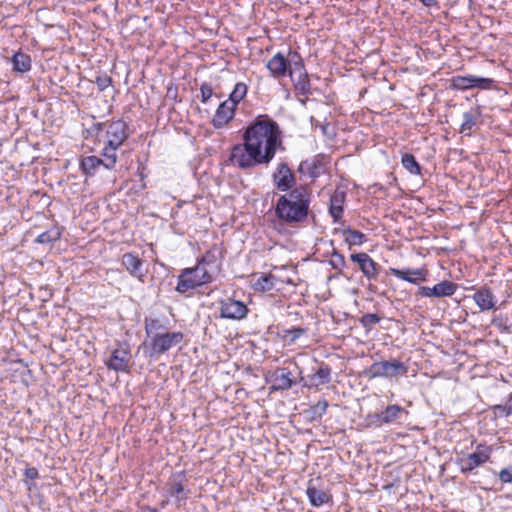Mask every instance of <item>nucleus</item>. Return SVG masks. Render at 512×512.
<instances>
[{
  "instance_id": "6",
  "label": "nucleus",
  "mask_w": 512,
  "mask_h": 512,
  "mask_svg": "<svg viewBox=\"0 0 512 512\" xmlns=\"http://www.w3.org/2000/svg\"><path fill=\"white\" fill-rule=\"evenodd\" d=\"M290 55L296 58L295 64L289 73V78L293 83L294 90L298 95L308 96L311 92V85L303 58L296 51H290Z\"/></svg>"
},
{
  "instance_id": "23",
  "label": "nucleus",
  "mask_w": 512,
  "mask_h": 512,
  "mask_svg": "<svg viewBox=\"0 0 512 512\" xmlns=\"http://www.w3.org/2000/svg\"><path fill=\"white\" fill-rule=\"evenodd\" d=\"M187 478L184 472L173 474L167 483L168 495L175 498L177 501H186L188 493L185 490Z\"/></svg>"
},
{
  "instance_id": "46",
  "label": "nucleus",
  "mask_w": 512,
  "mask_h": 512,
  "mask_svg": "<svg viewBox=\"0 0 512 512\" xmlns=\"http://www.w3.org/2000/svg\"><path fill=\"white\" fill-rule=\"evenodd\" d=\"M108 124L106 123H103V122H98V123H95L93 125V129L97 132H100V131H105L106 130V127H107Z\"/></svg>"
},
{
  "instance_id": "25",
  "label": "nucleus",
  "mask_w": 512,
  "mask_h": 512,
  "mask_svg": "<svg viewBox=\"0 0 512 512\" xmlns=\"http://www.w3.org/2000/svg\"><path fill=\"white\" fill-rule=\"evenodd\" d=\"M346 201V192L340 189H336L330 197L328 212L334 223H341L344 204Z\"/></svg>"
},
{
  "instance_id": "37",
  "label": "nucleus",
  "mask_w": 512,
  "mask_h": 512,
  "mask_svg": "<svg viewBox=\"0 0 512 512\" xmlns=\"http://www.w3.org/2000/svg\"><path fill=\"white\" fill-rule=\"evenodd\" d=\"M60 238V232L58 230H48L37 236L36 242L39 244H50L57 241Z\"/></svg>"
},
{
  "instance_id": "28",
  "label": "nucleus",
  "mask_w": 512,
  "mask_h": 512,
  "mask_svg": "<svg viewBox=\"0 0 512 512\" xmlns=\"http://www.w3.org/2000/svg\"><path fill=\"white\" fill-rule=\"evenodd\" d=\"M408 412L398 404L388 405L381 413H376L373 417L379 425L390 424L396 421L401 414Z\"/></svg>"
},
{
  "instance_id": "13",
  "label": "nucleus",
  "mask_w": 512,
  "mask_h": 512,
  "mask_svg": "<svg viewBox=\"0 0 512 512\" xmlns=\"http://www.w3.org/2000/svg\"><path fill=\"white\" fill-rule=\"evenodd\" d=\"M130 360V348L127 345L122 346L121 344H118V347L112 351L111 356L105 362V365L110 370H114L116 372L129 373Z\"/></svg>"
},
{
  "instance_id": "44",
  "label": "nucleus",
  "mask_w": 512,
  "mask_h": 512,
  "mask_svg": "<svg viewBox=\"0 0 512 512\" xmlns=\"http://www.w3.org/2000/svg\"><path fill=\"white\" fill-rule=\"evenodd\" d=\"M498 476L503 484L512 483V467L501 469Z\"/></svg>"
},
{
  "instance_id": "14",
  "label": "nucleus",
  "mask_w": 512,
  "mask_h": 512,
  "mask_svg": "<svg viewBox=\"0 0 512 512\" xmlns=\"http://www.w3.org/2000/svg\"><path fill=\"white\" fill-rule=\"evenodd\" d=\"M272 181L277 190L288 193L295 188L296 177L287 163L282 162L273 172Z\"/></svg>"
},
{
  "instance_id": "15",
  "label": "nucleus",
  "mask_w": 512,
  "mask_h": 512,
  "mask_svg": "<svg viewBox=\"0 0 512 512\" xmlns=\"http://www.w3.org/2000/svg\"><path fill=\"white\" fill-rule=\"evenodd\" d=\"M457 284L444 280L440 283H437L433 287L421 286L417 291V295L426 298H442V297H450L455 294L457 291Z\"/></svg>"
},
{
  "instance_id": "40",
  "label": "nucleus",
  "mask_w": 512,
  "mask_h": 512,
  "mask_svg": "<svg viewBox=\"0 0 512 512\" xmlns=\"http://www.w3.org/2000/svg\"><path fill=\"white\" fill-rule=\"evenodd\" d=\"M494 410L498 411L501 416H509L512 414V393L509 394L507 401L503 405L494 406Z\"/></svg>"
},
{
  "instance_id": "42",
  "label": "nucleus",
  "mask_w": 512,
  "mask_h": 512,
  "mask_svg": "<svg viewBox=\"0 0 512 512\" xmlns=\"http://www.w3.org/2000/svg\"><path fill=\"white\" fill-rule=\"evenodd\" d=\"M330 263L333 266V268L341 270L346 265L345 257L343 254H341L337 251H334L332 253Z\"/></svg>"
},
{
  "instance_id": "45",
  "label": "nucleus",
  "mask_w": 512,
  "mask_h": 512,
  "mask_svg": "<svg viewBox=\"0 0 512 512\" xmlns=\"http://www.w3.org/2000/svg\"><path fill=\"white\" fill-rule=\"evenodd\" d=\"M24 476L27 479L34 480V479H37L39 477V473H38L37 468H35V467H28V468H26L24 470Z\"/></svg>"
},
{
  "instance_id": "9",
  "label": "nucleus",
  "mask_w": 512,
  "mask_h": 512,
  "mask_svg": "<svg viewBox=\"0 0 512 512\" xmlns=\"http://www.w3.org/2000/svg\"><path fill=\"white\" fill-rule=\"evenodd\" d=\"M219 305V318L241 321L245 319L249 313L247 305L232 297H226L218 300Z\"/></svg>"
},
{
  "instance_id": "18",
  "label": "nucleus",
  "mask_w": 512,
  "mask_h": 512,
  "mask_svg": "<svg viewBox=\"0 0 512 512\" xmlns=\"http://www.w3.org/2000/svg\"><path fill=\"white\" fill-rule=\"evenodd\" d=\"M121 264L126 271L141 283L145 282L146 273L143 271V260L134 252L122 255Z\"/></svg>"
},
{
  "instance_id": "39",
  "label": "nucleus",
  "mask_w": 512,
  "mask_h": 512,
  "mask_svg": "<svg viewBox=\"0 0 512 512\" xmlns=\"http://www.w3.org/2000/svg\"><path fill=\"white\" fill-rule=\"evenodd\" d=\"M380 320L381 318L377 314L367 313L360 318L359 322L365 329H371V327L378 324Z\"/></svg>"
},
{
  "instance_id": "1",
  "label": "nucleus",
  "mask_w": 512,
  "mask_h": 512,
  "mask_svg": "<svg viewBox=\"0 0 512 512\" xmlns=\"http://www.w3.org/2000/svg\"><path fill=\"white\" fill-rule=\"evenodd\" d=\"M242 143L235 144L229 160L240 169L268 165L283 148L279 124L268 114L257 115L244 129Z\"/></svg>"
},
{
  "instance_id": "38",
  "label": "nucleus",
  "mask_w": 512,
  "mask_h": 512,
  "mask_svg": "<svg viewBox=\"0 0 512 512\" xmlns=\"http://www.w3.org/2000/svg\"><path fill=\"white\" fill-rule=\"evenodd\" d=\"M316 169H317V161L305 160L300 163L298 171L300 173H306L311 177H316L318 175V172H316Z\"/></svg>"
},
{
  "instance_id": "7",
  "label": "nucleus",
  "mask_w": 512,
  "mask_h": 512,
  "mask_svg": "<svg viewBox=\"0 0 512 512\" xmlns=\"http://www.w3.org/2000/svg\"><path fill=\"white\" fill-rule=\"evenodd\" d=\"M492 448L479 444L473 453L463 455L456 459V464L463 474L471 473L477 467H480L490 460Z\"/></svg>"
},
{
  "instance_id": "36",
  "label": "nucleus",
  "mask_w": 512,
  "mask_h": 512,
  "mask_svg": "<svg viewBox=\"0 0 512 512\" xmlns=\"http://www.w3.org/2000/svg\"><path fill=\"white\" fill-rule=\"evenodd\" d=\"M328 406L329 404L327 400H319L316 404L310 406V408L307 410V414L311 420L321 419L322 416L326 413Z\"/></svg>"
},
{
  "instance_id": "5",
  "label": "nucleus",
  "mask_w": 512,
  "mask_h": 512,
  "mask_svg": "<svg viewBox=\"0 0 512 512\" xmlns=\"http://www.w3.org/2000/svg\"><path fill=\"white\" fill-rule=\"evenodd\" d=\"M407 373L408 365L397 359L374 362L364 371V374L370 379H397L406 376Z\"/></svg>"
},
{
  "instance_id": "22",
  "label": "nucleus",
  "mask_w": 512,
  "mask_h": 512,
  "mask_svg": "<svg viewBox=\"0 0 512 512\" xmlns=\"http://www.w3.org/2000/svg\"><path fill=\"white\" fill-rule=\"evenodd\" d=\"M279 282L283 283L282 281H279V279L272 273H261L258 276L255 275L253 277L251 281V288L255 292L259 293L271 292L273 290L278 291L281 289Z\"/></svg>"
},
{
  "instance_id": "24",
  "label": "nucleus",
  "mask_w": 512,
  "mask_h": 512,
  "mask_svg": "<svg viewBox=\"0 0 512 512\" xmlns=\"http://www.w3.org/2000/svg\"><path fill=\"white\" fill-rule=\"evenodd\" d=\"M339 224V227L334 228V234H340L349 247L360 246L367 241L366 235L361 231L352 229L350 226H347L345 222Z\"/></svg>"
},
{
  "instance_id": "32",
  "label": "nucleus",
  "mask_w": 512,
  "mask_h": 512,
  "mask_svg": "<svg viewBox=\"0 0 512 512\" xmlns=\"http://www.w3.org/2000/svg\"><path fill=\"white\" fill-rule=\"evenodd\" d=\"M248 93V86L244 82H237L229 94L228 99H226L227 102H230L233 106L236 108L238 105L246 98Z\"/></svg>"
},
{
  "instance_id": "8",
  "label": "nucleus",
  "mask_w": 512,
  "mask_h": 512,
  "mask_svg": "<svg viewBox=\"0 0 512 512\" xmlns=\"http://www.w3.org/2000/svg\"><path fill=\"white\" fill-rule=\"evenodd\" d=\"M225 248L222 242L214 243L199 259L196 265L202 266L212 276L221 271Z\"/></svg>"
},
{
  "instance_id": "16",
  "label": "nucleus",
  "mask_w": 512,
  "mask_h": 512,
  "mask_svg": "<svg viewBox=\"0 0 512 512\" xmlns=\"http://www.w3.org/2000/svg\"><path fill=\"white\" fill-rule=\"evenodd\" d=\"M390 275L394 277L409 282L411 284H418L419 282H425L429 276V270L425 267L421 268H406V269H398L390 267L388 270Z\"/></svg>"
},
{
  "instance_id": "41",
  "label": "nucleus",
  "mask_w": 512,
  "mask_h": 512,
  "mask_svg": "<svg viewBox=\"0 0 512 512\" xmlns=\"http://www.w3.org/2000/svg\"><path fill=\"white\" fill-rule=\"evenodd\" d=\"M94 82L97 85L99 91H104L112 85L113 81L112 78L107 74H101L96 77Z\"/></svg>"
},
{
  "instance_id": "43",
  "label": "nucleus",
  "mask_w": 512,
  "mask_h": 512,
  "mask_svg": "<svg viewBox=\"0 0 512 512\" xmlns=\"http://www.w3.org/2000/svg\"><path fill=\"white\" fill-rule=\"evenodd\" d=\"M201 101L206 103L213 96V89L210 84L202 83L200 86Z\"/></svg>"
},
{
  "instance_id": "20",
  "label": "nucleus",
  "mask_w": 512,
  "mask_h": 512,
  "mask_svg": "<svg viewBox=\"0 0 512 512\" xmlns=\"http://www.w3.org/2000/svg\"><path fill=\"white\" fill-rule=\"evenodd\" d=\"M332 379V369L328 364L321 363L319 368L306 378L305 386L310 389L319 390L321 386L327 385Z\"/></svg>"
},
{
  "instance_id": "12",
  "label": "nucleus",
  "mask_w": 512,
  "mask_h": 512,
  "mask_svg": "<svg viewBox=\"0 0 512 512\" xmlns=\"http://www.w3.org/2000/svg\"><path fill=\"white\" fill-rule=\"evenodd\" d=\"M128 125L122 119L112 120L108 123L103 142L121 147L129 137Z\"/></svg>"
},
{
  "instance_id": "21",
  "label": "nucleus",
  "mask_w": 512,
  "mask_h": 512,
  "mask_svg": "<svg viewBox=\"0 0 512 512\" xmlns=\"http://www.w3.org/2000/svg\"><path fill=\"white\" fill-rule=\"evenodd\" d=\"M306 495L309 499L311 506L313 507H320L326 504H333V496L331 492L329 490L317 487L313 483V480H310L308 482Z\"/></svg>"
},
{
  "instance_id": "2",
  "label": "nucleus",
  "mask_w": 512,
  "mask_h": 512,
  "mask_svg": "<svg viewBox=\"0 0 512 512\" xmlns=\"http://www.w3.org/2000/svg\"><path fill=\"white\" fill-rule=\"evenodd\" d=\"M311 201L312 191L307 185H299L288 193L280 195L274 205V213L280 221V228L275 226V229L281 232L283 224L304 223L310 212Z\"/></svg>"
},
{
  "instance_id": "30",
  "label": "nucleus",
  "mask_w": 512,
  "mask_h": 512,
  "mask_svg": "<svg viewBox=\"0 0 512 512\" xmlns=\"http://www.w3.org/2000/svg\"><path fill=\"white\" fill-rule=\"evenodd\" d=\"M119 148V146L103 142V148L100 152V155L106 170L115 169L118 162L117 151Z\"/></svg>"
},
{
  "instance_id": "26",
  "label": "nucleus",
  "mask_w": 512,
  "mask_h": 512,
  "mask_svg": "<svg viewBox=\"0 0 512 512\" xmlns=\"http://www.w3.org/2000/svg\"><path fill=\"white\" fill-rule=\"evenodd\" d=\"M472 289L475 290L472 299L481 311H488L495 308L496 300L490 287L484 285L479 289Z\"/></svg>"
},
{
  "instance_id": "10",
  "label": "nucleus",
  "mask_w": 512,
  "mask_h": 512,
  "mask_svg": "<svg viewBox=\"0 0 512 512\" xmlns=\"http://www.w3.org/2000/svg\"><path fill=\"white\" fill-rule=\"evenodd\" d=\"M288 51V55L285 56L282 52H277L271 59L266 63V69L270 75L275 79H281L285 76H289L290 70H292L295 64L296 58H293Z\"/></svg>"
},
{
  "instance_id": "34",
  "label": "nucleus",
  "mask_w": 512,
  "mask_h": 512,
  "mask_svg": "<svg viewBox=\"0 0 512 512\" xmlns=\"http://www.w3.org/2000/svg\"><path fill=\"white\" fill-rule=\"evenodd\" d=\"M306 333V328L292 327L288 329H283L280 333V337L283 341L287 342L288 344H293Z\"/></svg>"
},
{
  "instance_id": "11",
  "label": "nucleus",
  "mask_w": 512,
  "mask_h": 512,
  "mask_svg": "<svg viewBox=\"0 0 512 512\" xmlns=\"http://www.w3.org/2000/svg\"><path fill=\"white\" fill-rule=\"evenodd\" d=\"M450 82V87L454 90L464 91L473 88L487 90L492 87L494 80L491 78L478 77L474 75H457L452 77Z\"/></svg>"
},
{
  "instance_id": "33",
  "label": "nucleus",
  "mask_w": 512,
  "mask_h": 512,
  "mask_svg": "<svg viewBox=\"0 0 512 512\" xmlns=\"http://www.w3.org/2000/svg\"><path fill=\"white\" fill-rule=\"evenodd\" d=\"M480 117L479 109L463 113V122L460 127V132L467 135L470 134L473 127L476 125L478 118Z\"/></svg>"
},
{
  "instance_id": "47",
  "label": "nucleus",
  "mask_w": 512,
  "mask_h": 512,
  "mask_svg": "<svg viewBox=\"0 0 512 512\" xmlns=\"http://www.w3.org/2000/svg\"><path fill=\"white\" fill-rule=\"evenodd\" d=\"M420 2L427 7L435 6L437 4V0H420Z\"/></svg>"
},
{
  "instance_id": "27",
  "label": "nucleus",
  "mask_w": 512,
  "mask_h": 512,
  "mask_svg": "<svg viewBox=\"0 0 512 512\" xmlns=\"http://www.w3.org/2000/svg\"><path fill=\"white\" fill-rule=\"evenodd\" d=\"M273 384L271 386L272 390H288L290 389L295 381L293 379V374L288 368H279L277 369L273 375Z\"/></svg>"
},
{
  "instance_id": "35",
  "label": "nucleus",
  "mask_w": 512,
  "mask_h": 512,
  "mask_svg": "<svg viewBox=\"0 0 512 512\" xmlns=\"http://www.w3.org/2000/svg\"><path fill=\"white\" fill-rule=\"evenodd\" d=\"M401 164L410 174L419 175L421 173V166L411 153L402 155Z\"/></svg>"
},
{
  "instance_id": "3",
  "label": "nucleus",
  "mask_w": 512,
  "mask_h": 512,
  "mask_svg": "<svg viewBox=\"0 0 512 512\" xmlns=\"http://www.w3.org/2000/svg\"><path fill=\"white\" fill-rule=\"evenodd\" d=\"M169 320L160 317H145L144 329L149 342L144 343L149 349L148 356L158 358L167 353L171 348L181 344L184 333L181 331H168Z\"/></svg>"
},
{
  "instance_id": "4",
  "label": "nucleus",
  "mask_w": 512,
  "mask_h": 512,
  "mask_svg": "<svg viewBox=\"0 0 512 512\" xmlns=\"http://www.w3.org/2000/svg\"><path fill=\"white\" fill-rule=\"evenodd\" d=\"M214 279L215 277L202 266L195 265L181 270L175 289L180 294H186L198 287L212 283Z\"/></svg>"
},
{
  "instance_id": "17",
  "label": "nucleus",
  "mask_w": 512,
  "mask_h": 512,
  "mask_svg": "<svg viewBox=\"0 0 512 512\" xmlns=\"http://www.w3.org/2000/svg\"><path fill=\"white\" fill-rule=\"evenodd\" d=\"M236 110L237 108L230 104V102H227L226 100L221 102L212 117L211 125L215 129L228 127L236 115Z\"/></svg>"
},
{
  "instance_id": "29",
  "label": "nucleus",
  "mask_w": 512,
  "mask_h": 512,
  "mask_svg": "<svg viewBox=\"0 0 512 512\" xmlns=\"http://www.w3.org/2000/svg\"><path fill=\"white\" fill-rule=\"evenodd\" d=\"M104 168V162L98 156H84L80 159L79 168L83 175L86 177H93L96 175L100 167Z\"/></svg>"
},
{
  "instance_id": "19",
  "label": "nucleus",
  "mask_w": 512,
  "mask_h": 512,
  "mask_svg": "<svg viewBox=\"0 0 512 512\" xmlns=\"http://www.w3.org/2000/svg\"><path fill=\"white\" fill-rule=\"evenodd\" d=\"M350 260L357 263L360 271L368 280L378 277V264L365 252L351 254Z\"/></svg>"
},
{
  "instance_id": "31",
  "label": "nucleus",
  "mask_w": 512,
  "mask_h": 512,
  "mask_svg": "<svg viewBox=\"0 0 512 512\" xmlns=\"http://www.w3.org/2000/svg\"><path fill=\"white\" fill-rule=\"evenodd\" d=\"M11 63L13 66V70L19 73H26L30 71L32 67V60L30 55L23 53L21 51L16 52L12 56Z\"/></svg>"
}]
</instances>
